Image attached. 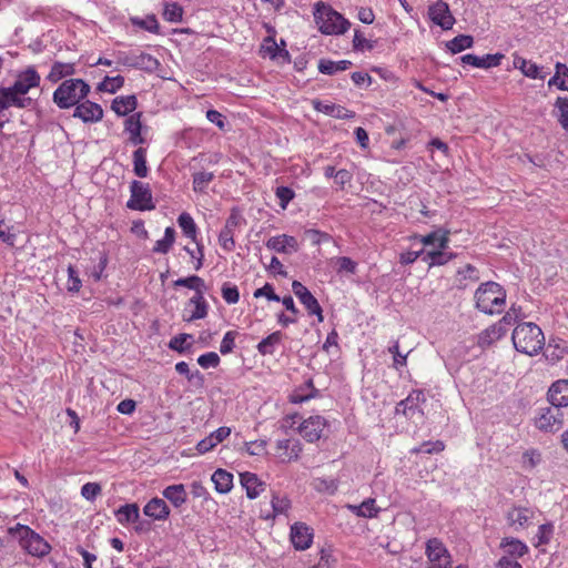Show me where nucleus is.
<instances>
[{
    "label": "nucleus",
    "instance_id": "7c9ffc66",
    "mask_svg": "<svg viewBox=\"0 0 568 568\" xmlns=\"http://www.w3.org/2000/svg\"><path fill=\"white\" fill-rule=\"evenodd\" d=\"M116 519L120 524L126 525L135 523L140 518V509L136 504H126L115 511Z\"/></svg>",
    "mask_w": 568,
    "mask_h": 568
},
{
    "label": "nucleus",
    "instance_id": "393cba45",
    "mask_svg": "<svg viewBox=\"0 0 568 568\" xmlns=\"http://www.w3.org/2000/svg\"><path fill=\"white\" fill-rule=\"evenodd\" d=\"M162 495L176 508L185 504L187 499L185 487L182 484L168 486Z\"/></svg>",
    "mask_w": 568,
    "mask_h": 568
},
{
    "label": "nucleus",
    "instance_id": "72a5a7b5",
    "mask_svg": "<svg viewBox=\"0 0 568 568\" xmlns=\"http://www.w3.org/2000/svg\"><path fill=\"white\" fill-rule=\"evenodd\" d=\"M348 508L357 516L364 518L376 517L379 513V508L376 507L375 499L368 498L361 505H348Z\"/></svg>",
    "mask_w": 568,
    "mask_h": 568
},
{
    "label": "nucleus",
    "instance_id": "3c124183",
    "mask_svg": "<svg viewBox=\"0 0 568 568\" xmlns=\"http://www.w3.org/2000/svg\"><path fill=\"white\" fill-rule=\"evenodd\" d=\"M163 17L170 22H180L183 17V9L178 3H166L163 11Z\"/></svg>",
    "mask_w": 568,
    "mask_h": 568
},
{
    "label": "nucleus",
    "instance_id": "864d4df0",
    "mask_svg": "<svg viewBox=\"0 0 568 568\" xmlns=\"http://www.w3.org/2000/svg\"><path fill=\"white\" fill-rule=\"evenodd\" d=\"M222 297L227 304H235L240 300L237 286L224 283L222 286Z\"/></svg>",
    "mask_w": 568,
    "mask_h": 568
},
{
    "label": "nucleus",
    "instance_id": "69168bd1",
    "mask_svg": "<svg viewBox=\"0 0 568 568\" xmlns=\"http://www.w3.org/2000/svg\"><path fill=\"white\" fill-rule=\"evenodd\" d=\"M554 532V526L551 524H542L538 528V542L536 546L546 545L549 542L551 535Z\"/></svg>",
    "mask_w": 568,
    "mask_h": 568
},
{
    "label": "nucleus",
    "instance_id": "a19ab883",
    "mask_svg": "<svg viewBox=\"0 0 568 568\" xmlns=\"http://www.w3.org/2000/svg\"><path fill=\"white\" fill-rule=\"evenodd\" d=\"M175 241V230L173 227H166L164 232V237L156 241L153 252L166 254L172 247Z\"/></svg>",
    "mask_w": 568,
    "mask_h": 568
},
{
    "label": "nucleus",
    "instance_id": "ea45409f",
    "mask_svg": "<svg viewBox=\"0 0 568 568\" xmlns=\"http://www.w3.org/2000/svg\"><path fill=\"white\" fill-rule=\"evenodd\" d=\"M175 286H183L190 290H194L195 294H204L205 283L204 281L196 275H191L189 277L179 278L174 282Z\"/></svg>",
    "mask_w": 568,
    "mask_h": 568
},
{
    "label": "nucleus",
    "instance_id": "ddd939ff",
    "mask_svg": "<svg viewBox=\"0 0 568 568\" xmlns=\"http://www.w3.org/2000/svg\"><path fill=\"white\" fill-rule=\"evenodd\" d=\"M73 116L81 119L83 122H99L103 118V109L100 104L85 100L74 105Z\"/></svg>",
    "mask_w": 568,
    "mask_h": 568
},
{
    "label": "nucleus",
    "instance_id": "f03ea898",
    "mask_svg": "<svg viewBox=\"0 0 568 568\" xmlns=\"http://www.w3.org/2000/svg\"><path fill=\"white\" fill-rule=\"evenodd\" d=\"M476 307L485 314L500 313L506 303L505 290L495 282L481 284L475 292Z\"/></svg>",
    "mask_w": 568,
    "mask_h": 568
},
{
    "label": "nucleus",
    "instance_id": "f704fd0d",
    "mask_svg": "<svg viewBox=\"0 0 568 568\" xmlns=\"http://www.w3.org/2000/svg\"><path fill=\"white\" fill-rule=\"evenodd\" d=\"M261 53L263 54V57H270L271 59H275L278 55H284L288 58V51L285 49H281L272 37H266L263 40V43L261 45Z\"/></svg>",
    "mask_w": 568,
    "mask_h": 568
},
{
    "label": "nucleus",
    "instance_id": "2f4dec72",
    "mask_svg": "<svg viewBox=\"0 0 568 568\" xmlns=\"http://www.w3.org/2000/svg\"><path fill=\"white\" fill-rule=\"evenodd\" d=\"M3 94H4V101L7 102V109L11 105L24 109L31 105L32 99L31 98H24L21 97L19 92H16L13 90V87L9 88H2Z\"/></svg>",
    "mask_w": 568,
    "mask_h": 568
},
{
    "label": "nucleus",
    "instance_id": "680f3d73",
    "mask_svg": "<svg viewBox=\"0 0 568 568\" xmlns=\"http://www.w3.org/2000/svg\"><path fill=\"white\" fill-rule=\"evenodd\" d=\"M101 494V486L97 483H87L81 488V495L87 500H94Z\"/></svg>",
    "mask_w": 568,
    "mask_h": 568
},
{
    "label": "nucleus",
    "instance_id": "473e14b6",
    "mask_svg": "<svg viewBox=\"0 0 568 568\" xmlns=\"http://www.w3.org/2000/svg\"><path fill=\"white\" fill-rule=\"evenodd\" d=\"M189 305H193L194 310L189 317L184 318L185 321L192 322L195 320L204 318L207 315V303L204 298V294H195L189 301Z\"/></svg>",
    "mask_w": 568,
    "mask_h": 568
},
{
    "label": "nucleus",
    "instance_id": "20e7f679",
    "mask_svg": "<svg viewBox=\"0 0 568 568\" xmlns=\"http://www.w3.org/2000/svg\"><path fill=\"white\" fill-rule=\"evenodd\" d=\"M9 534L17 538L20 546L31 556L44 557L51 550L49 542L28 526L17 524L9 528Z\"/></svg>",
    "mask_w": 568,
    "mask_h": 568
},
{
    "label": "nucleus",
    "instance_id": "dca6fc26",
    "mask_svg": "<svg viewBox=\"0 0 568 568\" xmlns=\"http://www.w3.org/2000/svg\"><path fill=\"white\" fill-rule=\"evenodd\" d=\"M276 452L282 463H290L298 459L302 444L298 439H281L276 442Z\"/></svg>",
    "mask_w": 568,
    "mask_h": 568
},
{
    "label": "nucleus",
    "instance_id": "09e8293b",
    "mask_svg": "<svg viewBox=\"0 0 568 568\" xmlns=\"http://www.w3.org/2000/svg\"><path fill=\"white\" fill-rule=\"evenodd\" d=\"M555 106L559 112L558 121L560 125L568 132V98L558 97Z\"/></svg>",
    "mask_w": 568,
    "mask_h": 568
},
{
    "label": "nucleus",
    "instance_id": "412c9836",
    "mask_svg": "<svg viewBox=\"0 0 568 568\" xmlns=\"http://www.w3.org/2000/svg\"><path fill=\"white\" fill-rule=\"evenodd\" d=\"M548 400L559 408L568 406V379L557 381L550 386Z\"/></svg>",
    "mask_w": 568,
    "mask_h": 568
},
{
    "label": "nucleus",
    "instance_id": "9b49d317",
    "mask_svg": "<svg viewBox=\"0 0 568 568\" xmlns=\"http://www.w3.org/2000/svg\"><path fill=\"white\" fill-rule=\"evenodd\" d=\"M292 290L300 302L305 306L310 315H316L318 322H323V311L318 301L313 294L305 287L301 282L294 281L292 283Z\"/></svg>",
    "mask_w": 568,
    "mask_h": 568
},
{
    "label": "nucleus",
    "instance_id": "49530a36",
    "mask_svg": "<svg viewBox=\"0 0 568 568\" xmlns=\"http://www.w3.org/2000/svg\"><path fill=\"white\" fill-rule=\"evenodd\" d=\"M506 334V328L504 326V324H501L500 322L491 325L490 327H488L481 335L480 339L484 342V343H491L494 341H497L499 338H501L503 336H505Z\"/></svg>",
    "mask_w": 568,
    "mask_h": 568
},
{
    "label": "nucleus",
    "instance_id": "bf43d9fd",
    "mask_svg": "<svg viewBox=\"0 0 568 568\" xmlns=\"http://www.w3.org/2000/svg\"><path fill=\"white\" fill-rule=\"evenodd\" d=\"M141 116H142V113H140V112L128 116L124 122L125 132L133 133L136 131H141L142 130Z\"/></svg>",
    "mask_w": 568,
    "mask_h": 568
},
{
    "label": "nucleus",
    "instance_id": "4468645a",
    "mask_svg": "<svg viewBox=\"0 0 568 568\" xmlns=\"http://www.w3.org/2000/svg\"><path fill=\"white\" fill-rule=\"evenodd\" d=\"M326 426V420L322 416H311L300 426V433L310 443L318 440Z\"/></svg>",
    "mask_w": 568,
    "mask_h": 568
},
{
    "label": "nucleus",
    "instance_id": "2eb2a0df",
    "mask_svg": "<svg viewBox=\"0 0 568 568\" xmlns=\"http://www.w3.org/2000/svg\"><path fill=\"white\" fill-rule=\"evenodd\" d=\"M291 540L295 549L305 550L311 547L313 529L306 524L296 523L291 528Z\"/></svg>",
    "mask_w": 568,
    "mask_h": 568
},
{
    "label": "nucleus",
    "instance_id": "338daca9",
    "mask_svg": "<svg viewBox=\"0 0 568 568\" xmlns=\"http://www.w3.org/2000/svg\"><path fill=\"white\" fill-rule=\"evenodd\" d=\"M132 22L134 24H138L140 26L141 28L150 31V32H154L156 33L158 30H159V23L155 19L154 16H151V17H148L146 19L144 20H140V19H132Z\"/></svg>",
    "mask_w": 568,
    "mask_h": 568
},
{
    "label": "nucleus",
    "instance_id": "a211bd4d",
    "mask_svg": "<svg viewBox=\"0 0 568 568\" xmlns=\"http://www.w3.org/2000/svg\"><path fill=\"white\" fill-rule=\"evenodd\" d=\"M267 248L277 253L291 254L297 252L298 243L294 236L286 234L273 236L266 242Z\"/></svg>",
    "mask_w": 568,
    "mask_h": 568
},
{
    "label": "nucleus",
    "instance_id": "39448f33",
    "mask_svg": "<svg viewBox=\"0 0 568 568\" xmlns=\"http://www.w3.org/2000/svg\"><path fill=\"white\" fill-rule=\"evenodd\" d=\"M314 17L321 32L324 34H343L351 27L349 21L341 13L322 2L316 3Z\"/></svg>",
    "mask_w": 568,
    "mask_h": 568
},
{
    "label": "nucleus",
    "instance_id": "58836bf2",
    "mask_svg": "<svg viewBox=\"0 0 568 568\" xmlns=\"http://www.w3.org/2000/svg\"><path fill=\"white\" fill-rule=\"evenodd\" d=\"M282 341V333L274 332L270 334L267 337L263 338L257 344V351L262 355H272L274 353V346L280 344Z\"/></svg>",
    "mask_w": 568,
    "mask_h": 568
},
{
    "label": "nucleus",
    "instance_id": "b1692460",
    "mask_svg": "<svg viewBox=\"0 0 568 568\" xmlns=\"http://www.w3.org/2000/svg\"><path fill=\"white\" fill-rule=\"evenodd\" d=\"M241 484L250 499L256 498L265 489V484L255 474L248 471L241 474Z\"/></svg>",
    "mask_w": 568,
    "mask_h": 568
},
{
    "label": "nucleus",
    "instance_id": "de8ad7c7",
    "mask_svg": "<svg viewBox=\"0 0 568 568\" xmlns=\"http://www.w3.org/2000/svg\"><path fill=\"white\" fill-rule=\"evenodd\" d=\"M214 179V174L212 172H197L193 174V190L195 192H204L207 185Z\"/></svg>",
    "mask_w": 568,
    "mask_h": 568
},
{
    "label": "nucleus",
    "instance_id": "0e129e2a",
    "mask_svg": "<svg viewBox=\"0 0 568 568\" xmlns=\"http://www.w3.org/2000/svg\"><path fill=\"white\" fill-rule=\"evenodd\" d=\"M68 275H69L68 291L72 292V293H78L82 286V283L78 275V271L72 265H69V267H68Z\"/></svg>",
    "mask_w": 568,
    "mask_h": 568
},
{
    "label": "nucleus",
    "instance_id": "603ef678",
    "mask_svg": "<svg viewBox=\"0 0 568 568\" xmlns=\"http://www.w3.org/2000/svg\"><path fill=\"white\" fill-rule=\"evenodd\" d=\"M541 462V454L536 449H528L523 454V468L532 469Z\"/></svg>",
    "mask_w": 568,
    "mask_h": 568
},
{
    "label": "nucleus",
    "instance_id": "f3484780",
    "mask_svg": "<svg viewBox=\"0 0 568 568\" xmlns=\"http://www.w3.org/2000/svg\"><path fill=\"white\" fill-rule=\"evenodd\" d=\"M420 402H425V394L423 390H414L397 404L396 414H403L408 418H413L416 413H420L418 409Z\"/></svg>",
    "mask_w": 568,
    "mask_h": 568
},
{
    "label": "nucleus",
    "instance_id": "e433bc0d",
    "mask_svg": "<svg viewBox=\"0 0 568 568\" xmlns=\"http://www.w3.org/2000/svg\"><path fill=\"white\" fill-rule=\"evenodd\" d=\"M133 172L139 178L148 175L146 150L139 148L133 152Z\"/></svg>",
    "mask_w": 568,
    "mask_h": 568
},
{
    "label": "nucleus",
    "instance_id": "cd10ccee",
    "mask_svg": "<svg viewBox=\"0 0 568 568\" xmlns=\"http://www.w3.org/2000/svg\"><path fill=\"white\" fill-rule=\"evenodd\" d=\"M138 104L135 95L118 97L112 101L111 109L120 116L135 110Z\"/></svg>",
    "mask_w": 568,
    "mask_h": 568
},
{
    "label": "nucleus",
    "instance_id": "aec40b11",
    "mask_svg": "<svg viewBox=\"0 0 568 568\" xmlns=\"http://www.w3.org/2000/svg\"><path fill=\"white\" fill-rule=\"evenodd\" d=\"M504 58V54L496 53V54H486L484 57H478L475 54H465L460 58L462 62L465 64H469L471 67L481 68V69H489L493 67H498L500 64L501 59Z\"/></svg>",
    "mask_w": 568,
    "mask_h": 568
},
{
    "label": "nucleus",
    "instance_id": "c756f323",
    "mask_svg": "<svg viewBox=\"0 0 568 568\" xmlns=\"http://www.w3.org/2000/svg\"><path fill=\"white\" fill-rule=\"evenodd\" d=\"M74 73L75 68L73 63H64L57 61L52 64L47 79L50 82L55 83L68 75H73Z\"/></svg>",
    "mask_w": 568,
    "mask_h": 568
},
{
    "label": "nucleus",
    "instance_id": "052dcab7",
    "mask_svg": "<svg viewBox=\"0 0 568 568\" xmlns=\"http://www.w3.org/2000/svg\"><path fill=\"white\" fill-rule=\"evenodd\" d=\"M197 363L203 368L216 367L220 364V357L216 353L210 352L201 355Z\"/></svg>",
    "mask_w": 568,
    "mask_h": 568
},
{
    "label": "nucleus",
    "instance_id": "e2e57ef3",
    "mask_svg": "<svg viewBox=\"0 0 568 568\" xmlns=\"http://www.w3.org/2000/svg\"><path fill=\"white\" fill-rule=\"evenodd\" d=\"M271 504L274 515L285 514L290 508V500L277 495H273Z\"/></svg>",
    "mask_w": 568,
    "mask_h": 568
},
{
    "label": "nucleus",
    "instance_id": "6ab92c4d",
    "mask_svg": "<svg viewBox=\"0 0 568 568\" xmlns=\"http://www.w3.org/2000/svg\"><path fill=\"white\" fill-rule=\"evenodd\" d=\"M40 83V75L33 68H28L26 71L21 72L13 87L16 92L24 95L29 92L31 88L38 87Z\"/></svg>",
    "mask_w": 568,
    "mask_h": 568
},
{
    "label": "nucleus",
    "instance_id": "a878e982",
    "mask_svg": "<svg viewBox=\"0 0 568 568\" xmlns=\"http://www.w3.org/2000/svg\"><path fill=\"white\" fill-rule=\"evenodd\" d=\"M514 67L521 71V73L530 79H544L545 75L540 74V68L520 55H514Z\"/></svg>",
    "mask_w": 568,
    "mask_h": 568
},
{
    "label": "nucleus",
    "instance_id": "13d9d810",
    "mask_svg": "<svg viewBox=\"0 0 568 568\" xmlns=\"http://www.w3.org/2000/svg\"><path fill=\"white\" fill-rule=\"evenodd\" d=\"M445 449V444L442 440H436L434 443L426 442L420 447L414 448V453H426V454H433V453H440Z\"/></svg>",
    "mask_w": 568,
    "mask_h": 568
},
{
    "label": "nucleus",
    "instance_id": "f8f14e48",
    "mask_svg": "<svg viewBox=\"0 0 568 568\" xmlns=\"http://www.w3.org/2000/svg\"><path fill=\"white\" fill-rule=\"evenodd\" d=\"M428 16L429 19L443 30L452 29L455 23V18L453 17L448 4L443 0L436 1L428 8Z\"/></svg>",
    "mask_w": 568,
    "mask_h": 568
},
{
    "label": "nucleus",
    "instance_id": "8fccbe9b",
    "mask_svg": "<svg viewBox=\"0 0 568 568\" xmlns=\"http://www.w3.org/2000/svg\"><path fill=\"white\" fill-rule=\"evenodd\" d=\"M388 352L393 355V366L396 369H399L400 367L406 365L407 356L410 353V351H407L405 353L400 352L398 342H395L392 346H389Z\"/></svg>",
    "mask_w": 568,
    "mask_h": 568
},
{
    "label": "nucleus",
    "instance_id": "423d86ee",
    "mask_svg": "<svg viewBox=\"0 0 568 568\" xmlns=\"http://www.w3.org/2000/svg\"><path fill=\"white\" fill-rule=\"evenodd\" d=\"M535 425L539 430L555 433L564 426V413L556 405H549L539 409Z\"/></svg>",
    "mask_w": 568,
    "mask_h": 568
},
{
    "label": "nucleus",
    "instance_id": "4be33fe9",
    "mask_svg": "<svg viewBox=\"0 0 568 568\" xmlns=\"http://www.w3.org/2000/svg\"><path fill=\"white\" fill-rule=\"evenodd\" d=\"M534 517V511L526 507H513L507 511L506 519L515 530L524 528Z\"/></svg>",
    "mask_w": 568,
    "mask_h": 568
},
{
    "label": "nucleus",
    "instance_id": "6e6552de",
    "mask_svg": "<svg viewBox=\"0 0 568 568\" xmlns=\"http://www.w3.org/2000/svg\"><path fill=\"white\" fill-rule=\"evenodd\" d=\"M116 61L120 64L140 69V70H145L149 72L155 71L160 65V62L155 58H153L151 54L144 53V52H140V53L119 52V54L116 57Z\"/></svg>",
    "mask_w": 568,
    "mask_h": 568
},
{
    "label": "nucleus",
    "instance_id": "7ed1b4c3",
    "mask_svg": "<svg viewBox=\"0 0 568 568\" xmlns=\"http://www.w3.org/2000/svg\"><path fill=\"white\" fill-rule=\"evenodd\" d=\"M90 85L81 79L64 80L53 92V102L60 109H69L87 98Z\"/></svg>",
    "mask_w": 568,
    "mask_h": 568
},
{
    "label": "nucleus",
    "instance_id": "774afa93",
    "mask_svg": "<svg viewBox=\"0 0 568 568\" xmlns=\"http://www.w3.org/2000/svg\"><path fill=\"white\" fill-rule=\"evenodd\" d=\"M246 453L251 456H261L264 454L266 448V442L265 440H255L251 443L245 444Z\"/></svg>",
    "mask_w": 568,
    "mask_h": 568
},
{
    "label": "nucleus",
    "instance_id": "bb28decb",
    "mask_svg": "<svg viewBox=\"0 0 568 568\" xmlns=\"http://www.w3.org/2000/svg\"><path fill=\"white\" fill-rule=\"evenodd\" d=\"M215 490L220 494L229 493L233 487V475L222 468L215 470L211 477Z\"/></svg>",
    "mask_w": 568,
    "mask_h": 568
},
{
    "label": "nucleus",
    "instance_id": "c03bdc74",
    "mask_svg": "<svg viewBox=\"0 0 568 568\" xmlns=\"http://www.w3.org/2000/svg\"><path fill=\"white\" fill-rule=\"evenodd\" d=\"M420 242L424 245H434L437 243L438 248L445 250L448 246V232H444L443 234H438V232L429 233L425 236H422Z\"/></svg>",
    "mask_w": 568,
    "mask_h": 568
},
{
    "label": "nucleus",
    "instance_id": "9d476101",
    "mask_svg": "<svg viewBox=\"0 0 568 568\" xmlns=\"http://www.w3.org/2000/svg\"><path fill=\"white\" fill-rule=\"evenodd\" d=\"M243 217L240 212L235 209L231 211L230 216L226 220L224 227L221 230L219 235V243L226 252H231L235 247L234 231L241 225Z\"/></svg>",
    "mask_w": 568,
    "mask_h": 568
},
{
    "label": "nucleus",
    "instance_id": "c85d7f7f",
    "mask_svg": "<svg viewBox=\"0 0 568 568\" xmlns=\"http://www.w3.org/2000/svg\"><path fill=\"white\" fill-rule=\"evenodd\" d=\"M500 548L513 557H523L528 552V547L525 542L516 538L505 537L500 541Z\"/></svg>",
    "mask_w": 568,
    "mask_h": 568
},
{
    "label": "nucleus",
    "instance_id": "f257e3e1",
    "mask_svg": "<svg viewBox=\"0 0 568 568\" xmlns=\"http://www.w3.org/2000/svg\"><path fill=\"white\" fill-rule=\"evenodd\" d=\"M514 347L517 352L534 356L545 346V336L541 328L531 322L518 324L511 335Z\"/></svg>",
    "mask_w": 568,
    "mask_h": 568
},
{
    "label": "nucleus",
    "instance_id": "0eeeda50",
    "mask_svg": "<svg viewBox=\"0 0 568 568\" xmlns=\"http://www.w3.org/2000/svg\"><path fill=\"white\" fill-rule=\"evenodd\" d=\"M131 199L126 206L132 210L146 211L153 210L152 192L149 184L134 180L130 186Z\"/></svg>",
    "mask_w": 568,
    "mask_h": 568
},
{
    "label": "nucleus",
    "instance_id": "5fc2aeb1",
    "mask_svg": "<svg viewBox=\"0 0 568 568\" xmlns=\"http://www.w3.org/2000/svg\"><path fill=\"white\" fill-rule=\"evenodd\" d=\"M277 199L280 200V205L284 210L286 209L290 201L294 197V191L287 186H278L275 191Z\"/></svg>",
    "mask_w": 568,
    "mask_h": 568
},
{
    "label": "nucleus",
    "instance_id": "a18cd8bd",
    "mask_svg": "<svg viewBox=\"0 0 568 568\" xmlns=\"http://www.w3.org/2000/svg\"><path fill=\"white\" fill-rule=\"evenodd\" d=\"M124 84V78L121 75L105 77L104 80L98 85L99 91L114 93Z\"/></svg>",
    "mask_w": 568,
    "mask_h": 568
},
{
    "label": "nucleus",
    "instance_id": "37998d69",
    "mask_svg": "<svg viewBox=\"0 0 568 568\" xmlns=\"http://www.w3.org/2000/svg\"><path fill=\"white\" fill-rule=\"evenodd\" d=\"M178 223L180 227L182 229L184 235L186 237H190L191 240L195 241L196 239V225L194 223V220L189 213H182L180 214L178 219Z\"/></svg>",
    "mask_w": 568,
    "mask_h": 568
},
{
    "label": "nucleus",
    "instance_id": "6e6d98bb",
    "mask_svg": "<svg viewBox=\"0 0 568 568\" xmlns=\"http://www.w3.org/2000/svg\"><path fill=\"white\" fill-rule=\"evenodd\" d=\"M236 335H237V333L234 331H229L225 333V335L221 342V346H220V352L223 355L229 354L233 351V348L235 346Z\"/></svg>",
    "mask_w": 568,
    "mask_h": 568
},
{
    "label": "nucleus",
    "instance_id": "4c0bfd02",
    "mask_svg": "<svg viewBox=\"0 0 568 568\" xmlns=\"http://www.w3.org/2000/svg\"><path fill=\"white\" fill-rule=\"evenodd\" d=\"M455 255L453 253H447L445 250L438 248L434 251H429L424 254L423 261L427 262L429 266L433 265H444L448 261H450Z\"/></svg>",
    "mask_w": 568,
    "mask_h": 568
},
{
    "label": "nucleus",
    "instance_id": "c9c22d12",
    "mask_svg": "<svg viewBox=\"0 0 568 568\" xmlns=\"http://www.w3.org/2000/svg\"><path fill=\"white\" fill-rule=\"evenodd\" d=\"M352 65V62L348 60H342V61H331L322 59L318 62V70L321 73L324 74H334L338 71H345Z\"/></svg>",
    "mask_w": 568,
    "mask_h": 568
},
{
    "label": "nucleus",
    "instance_id": "1a4fd4ad",
    "mask_svg": "<svg viewBox=\"0 0 568 568\" xmlns=\"http://www.w3.org/2000/svg\"><path fill=\"white\" fill-rule=\"evenodd\" d=\"M426 556L432 565L428 568H449L450 555L444 544L437 539L432 538L426 544Z\"/></svg>",
    "mask_w": 568,
    "mask_h": 568
},
{
    "label": "nucleus",
    "instance_id": "4d7b16f0",
    "mask_svg": "<svg viewBox=\"0 0 568 568\" xmlns=\"http://www.w3.org/2000/svg\"><path fill=\"white\" fill-rule=\"evenodd\" d=\"M189 338H192V335L185 333L179 334L171 338L169 347L179 353H183L189 347L184 345Z\"/></svg>",
    "mask_w": 568,
    "mask_h": 568
},
{
    "label": "nucleus",
    "instance_id": "5701e85b",
    "mask_svg": "<svg viewBox=\"0 0 568 568\" xmlns=\"http://www.w3.org/2000/svg\"><path fill=\"white\" fill-rule=\"evenodd\" d=\"M144 514L155 520H165L170 515V508L164 499L152 498L143 508Z\"/></svg>",
    "mask_w": 568,
    "mask_h": 568
},
{
    "label": "nucleus",
    "instance_id": "79ce46f5",
    "mask_svg": "<svg viewBox=\"0 0 568 568\" xmlns=\"http://www.w3.org/2000/svg\"><path fill=\"white\" fill-rule=\"evenodd\" d=\"M474 43L473 37L467 34H459L455 37L453 40L447 42V48L452 53L462 52L465 49L471 48Z\"/></svg>",
    "mask_w": 568,
    "mask_h": 568
}]
</instances>
